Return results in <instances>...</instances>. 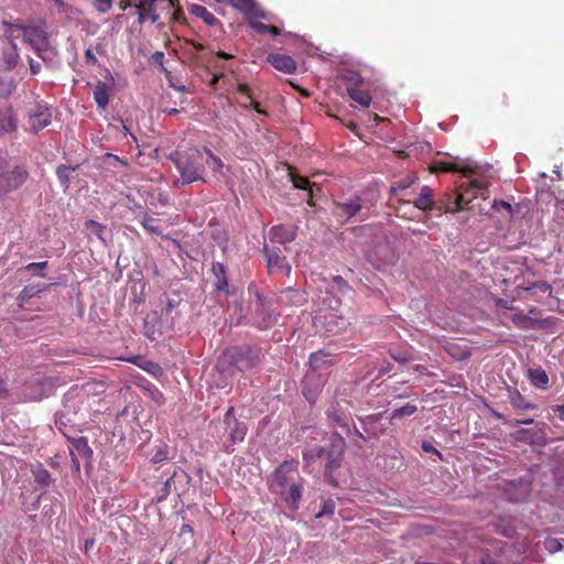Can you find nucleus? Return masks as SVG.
<instances>
[{
	"label": "nucleus",
	"instance_id": "obj_1",
	"mask_svg": "<svg viewBox=\"0 0 564 564\" xmlns=\"http://www.w3.org/2000/svg\"><path fill=\"white\" fill-rule=\"evenodd\" d=\"M264 358L261 348L254 345H240L227 348L218 359L217 367L229 376L236 372L251 371L260 366Z\"/></svg>",
	"mask_w": 564,
	"mask_h": 564
},
{
	"label": "nucleus",
	"instance_id": "obj_2",
	"mask_svg": "<svg viewBox=\"0 0 564 564\" xmlns=\"http://www.w3.org/2000/svg\"><path fill=\"white\" fill-rule=\"evenodd\" d=\"M345 447V440L338 433H333L328 440V443L318 447L316 451L304 453V459L306 462L314 459L324 462L325 479L332 486L337 487V470L341 465Z\"/></svg>",
	"mask_w": 564,
	"mask_h": 564
},
{
	"label": "nucleus",
	"instance_id": "obj_3",
	"mask_svg": "<svg viewBox=\"0 0 564 564\" xmlns=\"http://www.w3.org/2000/svg\"><path fill=\"white\" fill-rule=\"evenodd\" d=\"M248 293L250 324L260 330L271 328L279 317L273 308V299L264 295L254 283L249 284Z\"/></svg>",
	"mask_w": 564,
	"mask_h": 564
},
{
	"label": "nucleus",
	"instance_id": "obj_4",
	"mask_svg": "<svg viewBox=\"0 0 564 564\" xmlns=\"http://www.w3.org/2000/svg\"><path fill=\"white\" fill-rule=\"evenodd\" d=\"M172 160L181 174L183 184L204 181L205 159L197 148H191L184 152H176Z\"/></svg>",
	"mask_w": 564,
	"mask_h": 564
},
{
	"label": "nucleus",
	"instance_id": "obj_5",
	"mask_svg": "<svg viewBox=\"0 0 564 564\" xmlns=\"http://www.w3.org/2000/svg\"><path fill=\"white\" fill-rule=\"evenodd\" d=\"M176 2L177 0H135L134 8L139 24L151 21L160 28L161 17L169 14Z\"/></svg>",
	"mask_w": 564,
	"mask_h": 564
},
{
	"label": "nucleus",
	"instance_id": "obj_6",
	"mask_svg": "<svg viewBox=\"0 0 564 564\" xmlns=\"http://www.w3.org/2000/svg\"><path fill=\"white\" fill-rule=\"evenodd\" d=\"M11 32L19 31L22 33L23 41L29 43L35 51L37 56L44 58V54L50 47L48 35L45 29L41 25H22L11 24Z\"/></svg>",
	"mask_w": 564,
	"mask_h": 564
},
{
	"label": "nucleus",
	"instance_id": "obj_7",
	"mask_svg": "<svg viewBox=\"0 0 564 564\" xmlns=\"http://www.w3.org/2000/svg\"><path fill=\"white\" fill-rule=\"evenodd\" d=\"M29 176L28 170L20 165L0 173V198L19 189L28 181Z\"/></svg>",
	"mask_w": 564,
	"mask_h": 564
},
{
	"label": "nucleus",
	"instance_id": "obj_8",
	"mask_svg": "<svg viewBox=\"0 0 564 564\" xmlns=\"http://www.w3.org/2000/svg\"><path fill=\"white\" fill-rule=\"evenodd\" d=\"M69 442L72 470L74 474L78 475L80 473L79 458L84 459L86 462V466L89 467L91 465L93 449L90 448L86 437L72 438Z\"/></svg>",
	"mask_w": 564,
	"mask_h": 564
},
{
	"label": "nucleus",
	"instance_id": "obj_9",
	"mask_svg": "<svg viewBox=\"0 0 564 564\" xmlns=\"http://www.w3.org/2000/svg\"><path fill=\"white\" fill-rule=\"evenodd\" d=\"M485 186L481 182L474 180L466 185H460L457 195L453 202L454 205H446V209H463L473 199L478 196H482Z\"/></svg>",
	"mask_w": 564,
	"mask_h": 564
},
{
	"label": "nucleus",
	"instance_id": "obj_10",
	"mask_svg": "<svg viewBox=\"0 0 564 564\" xmlns=\"http://www.w3.org/2000/svg\"><path fill=\"white\" fill-rule=\"evenodd\" d=\"M368 259L379 267L393 264L398 260V254L392 245L386 238H382L368 252Z\"/></svg>",
	"mask_w": 564,
	"mask_h": 564
},
{
	"label": "nucleus",
	"instance_id": "obj_11",
	"mask_svg": "<svg viewBox=\"0 0 564 564\" xmlns=\"http://www.w3.org/2000/svg\"><path fill=\"white\" fill-rule=\"evenodd\" d=\"M30 131L37 132L52 121V112L46 105L35 104L28 111Z\"/></svg>",
	"mask_w": 564,
	"mask_h": 564
},
{
	"label": "nucleus",
	"instance_id": "obj_12",
	"mask_svg": "<svg viewBox=\"0 0 564 564\" xmlns=\"http://www.w3.org/2000/svg\"><path fill=\"white\" fill-rule=\"evenodd\" d=\"M263 252L267 258L268 270L270 273L281 272L286 275L291 271V265L288 263L286 258L283 256V252L278 247H268L264 245Z\"/></svg>",
	"mask_w": 564,
	"mask_h": 564
},
{
	"label": "nucleus",
	"instance_id": "obj_13",
	"mask_svg": "<svg viewBox=\"0 0 564 564\" xmlns=\"http://www.w3.org/2000/svg\"><path fill=\"white\" fill-rule=\"evenodd\" d=\"M224 423L227 426L228 435L232 444L240 443L245 440L247 434V425L235 417V409L230 406L225 415Z\"/></svg>",
	"mask_w": 564,
	"mask_h": 564
},
{
	"label": "nucleus",
	"instance_id": "obj_14",
	"mask_svg": "<svg viewBox=\"0 0 564 564\" xmlns=\"http://www.w3.org/2000/svg\"><path fill=\"white\" fill-rule=\"evenodd\" d=\"M191 480V477L181 467H176L169 477L165 482L163 484V487L161 489V496L159 497V500H162L166 498L170 492L173 490L177 491L181 488H184L186 485H188Z\"/></svg>",
	"mask_w": 564,
	"mask_h": 564
},
{
	"label": "nucleus",
	"instance_id": "obj_15",
	"mask_svg": "<svg viewBox=\"0 0 564 564\" xmlns=\"http://www.w3.org/2000/svg\"><path fill=\"white\" fill-rule=\"evenodd\" d=\"M297 464L299 463L294 459L285 460L274 471V481L281 487V489L292 482H295L294 479L299 476Z\"/></svg>",
	"mask_w": 564,
	"mask_h": 564
},
{
	"label": "nucleus",
	"instance_id": "obj_16",
	"mask_svg": "<svg viewBox=\"0 0 564 564\" xmlns=\"http://www.w3.org/2000/svg\"><path fill=\"white\" fill-rule=\"evenodd\" d=\"M362 208L361 199L356 197L347 203H337L333 210L334 216L340 223H346L355 215H357Z\"/></svg>",
	"mask_w": 564,
	"mask_h": 564
},
{
	"label": "nucleus",
	"instance_id": "obj_17",
	"mask_svg": "<svg viewBox=\"0 0 564 564\" xmlns=\"http://www.w3.org/2000/svg\"><path fill=\"white\" fill-rule=\"evenodd\" d=\"M13 33L11 32L10 35H7V46L2 48V55H1V66L6 70H12L19 63L20 55L18 51V46L12 39Z\"/></svg>",
	"mask_w": 564,
	"mask_h": 564
},
{
	"label": "nucleus",
	"instance_id": "obj_18",
	"mask_svg": "<svg viewBox=\"0 0 564 564\" xmlns=\"http://www.w3.org/2000/svg\"><path fill=\"white\" fill-rule=\"evenodd\" d=\"M267 61L276 70L282 73L294 74L296 72V62L290 55L271 53L268 55Z\"/></svg>",
	"mask_w": 564,
	"mask_h": 564
},
{
	"label": "nucleus",
	"instance_id": "obj_19",
	"mask_svg": "<svg viewBox=\"0 0 564 564\" xmlns=\"http://www.w3.org/2000/svg\"><path fill=\"white\" fill-rule=\"evenodd\" d=\"M276 302L279 305L288 307L302 306L306 302V297L299 290L286 288L279 293Z\"/></svg>",
	"mask_w": 564,
	"mask_h": 564
},
{
	"label": "nucleus",
	"instance_id": "obj_20",
	"mask_svg": "<svg viewBox=\"0 0 564 564\" xmlns=\"http://www.w3.org/2000/svg\"><path fill=\"white\" fill-rule=\"evenodd\" d=\"M413 206L422 212L437 209V200L434 199L433 189L427 185L422 186L419 196L413 202Z\"/></svg>",
	"mask_w": 564,
	"mask_h": 564
},
{
	"label": "nucleus",
	"instance_id": "obj_21",
	"mask_svg": "<svg viewBox=\"0 0 564 564\" xmlns=\"http://www.w3.org/2000/svg\"><path fill=\"white\" fill-rule=\"evenodd\" d=\"M296 231L293 226L276 225L273 226L269 231V238L272 242L285 245L295 239Z\"/></svg>",
	"mask_w": 564,
	"mask_h": 564
},
{
	"label": "nucleus",
	"instance_id": "obj_22",
	"mask_svg": "<svg viewBox=\"0 0 564 564\" xmlns=\"http://www.w3.org/2000/svg\"><path fill=\"white\" fill-rule=\"evenodd\" d=\"M112 89L111 83L99 80L93 90L94 100L99 110L105 111L108 107L110 99V91Z\"/></svg>",
	"mask_w": 564,
	"mask_h": 564
},
{
	"label": "nucleus",
	"instance_id": "obj_23",
	"mask_svg": "<svg viewBox=\"0 0 564 564\" xmlns=\"http://www.w3.org/2000/svg\"><path fill=\"white\" fill-rule=\"evenodd\" d=\"M507 392L510 404L517 411L535 410L538 408L535 403L527 401L518 389L508 387Z\"/></svg>",
	"mask_w": 564,
	"mask_h": 564
},
{
	"label": "nucleus",
	"instance_id": "obj_24",
	"mask_svg": "<svg viewBox=\"0 0 564 564\" xmlns=\"http://www.w3.org/2000/svg\"><path fill=\"white\" fill-rule=\"evenodd\" d=\"M280 495L284 502L292 509L297 508V502L302 496V486L297 482H292L280 490Z\"/></svg>",
	"mask_w": 564,
	"mask_h": 564
},
{
	"label": "nucleus",
	"instance_id": "obj_25",
	"mask_svg": "<svg viewBox=\"0 0 564 564\" xmlns=\"http://www.w3.org/2000/svg\"><path fill=\"white\" fill-rule=\"evenodd\" d=\"M289 176L291 182L293 183V186L299 189H304L307 192V204L310 206H313V189L312 185L306 176H302L296 173L295 169L289 166Z\"/></svg>",
	"mask_w": 564,
	"mask_h": 564
},
{
	"label": "nucleus",
	"instance_id": "obj_26",
	"mask_svg": "<svg viewBox=\"0 0 564 564\" xmlns=\"http://www.w3.org/2000/svg\"><path fill=\"white\" fill-rule=\"evenodd\" d=\"M228 3L241 12L247 21L261 10L254 0H228Z\"/></svg>",
	"mask_w": 564,
	"mask_h": 564
},
{
	"label": "nucleus",
	"instance_id": "obj_27",
	"mask_svg": "<svg viewBox=\"0 0 564 564\" xmlns=\"http://www.w3.org/2000/svg\"><path fill=\"white\" fill-rule=\"evenodd\" d=\"M528 378L531 384L538 389L546 390L549 388V376L541 367L530 368L528 370Z\"/></svg>",
	"mask_w": 564,
	"mask_h": 564
},
{
	"label": "nucleus",
	"instance_id": "obj_28",
	"mask_svg": "<svg viewBox=\"0 0 564 564\" xmlns=\"http://www.w3.org/2000/svg\"><path fill=\"white\" fill-rule=\"evenodd\" d=\"M18 128V120L13 109L7 107L0 110V130L3 132H13Z\"/></svg>",
	"mask_w": 564,
	"mask_h": 564
},
{
	"label": "nucleus",
	"instance_id": "obj_29",
	"mask_svg": "<svg viewBox=\"0 0 564 564\" xmlns=\"http://www.w3.org/2000/svg\"><path fill=\"white\" fill-rule=\"evenodd\" d=\"M189 12L196 18L202 19L209 26H216L220 24V21L204 6L194 3L189 7Z\"/></svg>",
	"mask_w": 564,
	"mask_h": 564
},
{
	"label": "nucleus",
	"instance_id": "obj_30",
	"mask_svg": "<svg viewBox=\"0 0 564 564\" xmlns=\"http://www.w3.org/2000/svg\"><path fill=\"white\" fill-rule=\"evenodd\" d=\"M511 323L520 329H534L541 325V322L533 319L523 313H513L510 316Z\"/></svg>",
	"mask_w": 564,
	"mask_h": 564
},
{
	"label": "nucleus",
	"instance_id": "obj_31",
	"mask_svg": "<svg viewBox=\"0 0 564 564\" xmlns=\"http://www.w3.org/2000/svg\"><path fill=\"white\" fill-rule=\"evenodd\" d=\"M434 172H462L465 176H470L474 170L469 166H460L456 162H436L433 165Z\"/></svg>",
	"mask_w": 564,
	"mask_h": 564
},
{
	"label": "nucleus",
	"instance_id": "obj_32",
	"mask_svg": "<svg viewBox=\"0 0 564 564\" xmlns=\"http://www.w3.org/2000/svg\"><path fill=\"white\" fill-rule=\"evenodd\" d=\"M261 20H269L268 13L262 9L257 12L253 17H250L247 21L249 26L259 34H267L268 24L261 22Z\"/></svg>",
	"mask_w": 564,
	"mask_h": 564
},
{
	"label": "nucleus",
	"instance_id": "obj_33",
	"mask_svg": "<svg viewBox=\"0 0 564 564\" xmlns=\"http://www.w3.org/2000/svg\"><path fill=\"white\" fill-rule=\"evenodd\" d=\"M348 96L357 104H359L362 107H369L371 104V96L368 91L358 89L356 87H348L347 88Z\"/></svg>",
	"mask_w": 564,
	"mask_h": 564
},
{
	"label": "nucleus",
	"instance_id": "obj_34",
	"mask_svg": "<svg viewBox=\"0 0 564 564\" xmlns=\"http://www.w3.org/2000/svg\"><path fill=\"white\" fill-rule=\"evenodd\" d=\"M327 416H328L329 420L335 422L337 425L341 426L343 429H346L348 433L350 432L349 431V420H350V417L346 413L340 412L335 406H333L327 412Z\"/></svg>",
	"mask_w": 564,
	"mask_h": 564
},
{
	"label": "nucleus",
	"instance_id": "obj_35",
	"mask_svg": "<svg viewBox=\"0 0 564 564\" xmlns=\"http://www.w3.org/2000/svg\"><path fill=\"white\" fill-rule=\"evenodd\" d=\"M160 303L163 305L161 308V317H165L166 319L170 317L171 322H173V312L176 311L177 303L171 300L166 294H163L160 299Z\"/></svg>",
	"mask_w": 564,
	"mask_h": 564
},
{
	"label": "nucleus",
	"instance_id": "obj_36",
	"mask_svg": "<svg viewBox=\"0 0 564 564\" xmlns=\"http://www.w3.org/2000/svg\"><path fill=\"white\" fill-rule=\"evenodd\" d=\"M238 93L246 97L245 107H252L257 112L262 113L259 102L254 101L251 95V89L247 84L238 85Z\"/></svg>",
	"mask_w": 564,
	"mask_h": 564
},
{
	"label": "nucleus",
	"instance_id": "obj_37",
	"mask_svg": "<svg viewBox=\"0 0 564 564\" xmlns=\"http://www.w3.org/2000/svg\"><path fill=\"white\" fill-rule=\"evenodd\" d=\"M141 225L150 234H154L158 236L162 235L163 230L161 225L159 224V220L151 216L145 215L141 221Z\"/></svg>",
	"mask_w": 564,
	"mask_h": 564
},
{
	"label": "nucleus",
	"instance_id": "obj_38",
	"mask_svg": "<svg viewBox=\"0 0 564 564\" xmlns=\"http://www.w3.org/2000/svg\"><path fill=\"white\" fill-rule=\"evenodd\" d=\"M327 357H328V355L323 351L313 352L310 356V365L314 369L322 368L326 364L332 365V362L327 359Z\"/></svg>",
	"mask_w": 564,
	"mask_h": 564
},
{
	"label": "nucleus",
	"instance_id": "obj_39",
	"mask_svg": "<svg viewBox=\"0 0 564 564\" xmlns=\"http://www.w3.org/2000/svg\"><path fill=\"white\" fill-rule=\"evenodd\" d=\"M84 226L87 231L95 235L98 239L104 240L102 234H104V230L106 229V226H104L102 224L97 223L93 219L86 220Z\"/></svg>",
	"mask_w": 564,
	"mask_h": 564
},
{
	"label": "nucleus",
	"instance_id": "obj_40",
	"mask_svg": "<svg viewBox=\"0 0 564 564\" xmlns=\"http://www.w3.org/2000/svg\"><path fill=\"white\" fill-rule=\"evenodd\" d=\"M33 476L35 482L42 487H47L52 481L51 474L45 468L34 470Z\"/></svg>",
	"mask_w": 564,
	"mask_h": 564
},
{
	"label": "nucleus",
	"instance_id": "obj_41",
	"mask_svg": "<svg viewBox=\"0 0 564 564\" xmlns=\"http://www.w3.org/2000/svg\"><path fill=\"white\" fill-rule=\"evenodd\" d=\"M457 193H446L443 198L437 200V210L445 213H455L459 209H446V205H454L453 202Z\"/></svg>",
	"mask_w": 564,
	"mask_h": 564
},
{
	"label": "nucleus",
	"instance_id": "obj_42",
	"mask_svg": "<svg viewBox=\"0 0 564 564\" xmlns=\"http://www.w3.org/2000/svg\"><path fill=\"white\" fill-rule=\"evenodd\" d=\"M417 408L415 404L408 403L401 408L395 409L391 414V420L399 419L402 416H410L416 412Z\"/></svg>",
	"mask_w": 564,
	"mask_h": 564
},
{
	"label": "nucleus",
	"instance_id": "obj_43",
	"mask_svg": "<svg viewBox=\"0 0 564 564\" xmlns=\"http://www.w3.org/2000/svg\"><path fill=\"white\" fill-rule=\"evenodd\" d=\"M336 503L333 499L328 498L324 500L322 509L316 513V518L330 517L334 514Z\"/></svg>",
	"mask_w": 564,
	"mask_h": 564
},
{
	"label": "nucleus",
	"instance_id": "obj_44",
	"mask_svg": "<svg viewBox=\"0 0 564 564\" xmlns=\"http://www.w3.org/2000/svg\"><path fill=\"white\" fill-rule=\"evenodd\" d=\"M415 181V177L408 176L402 178L395 183L394 186L391 187V193L394 195L403 193L406 188H409Z\"/></svg>",
	"mask_w": 564,
	"mask_h": 564
},
{
	"label": "nucleus",
	"instance_id": "obj_45",
	"mask_svg": "<svg viewBox=\"0 0 564 564\" xmlns=\"http://www.w3.org/2000/svg\"><path fill=\"white\" fill-rule=\"evenodd\" d=\"M398 206L395 207L397 215L400 217H404L408 219H412L413 216L409 214L408 208L410 207V199H405L403 197L398 199Z\"/></svg>",
	"mask_w": 564,
	"mask_h": 564
},
{
	"label": "nucleus",
	"instance_id": "obj_46",
	"mask_svg": "<svg viewBox=\"0 0 564 564\" xmlns=\"http://www.w3.org/2000/svg\"><path fill=\"white\" fill-rule=\"evenodd\" d=\"M40 291V289L33 285L25 286L18 296L19 305L23 306L29 299H31L34 294L39 293Z\"/></svg>",
	"mask_w": 564,
	"mask_h": 564
},
{
	"label": "nucleus",
	"instance_id": "obj_47",
	"mask_svg": "<svg viewBox=\"0 0 564 564\" xmlns=\"http://www.w3.org/2000/svg\"><path fill=\"white\" fill-rule=\"evenodd\" d=\"M72 171H75V169L66 165L58 166L56 171L58 180L66 188L69 185V174Z\"/></svg>",
	"mask_w": 564,
	"mask_h": 564
},
{
	"label": "nucleus",
	"instance_id": "obj_48",
	"mask_svg": "<svg viewBox=\"0 0 564 564\" xmlns=\"http://www.w3.org/2000/svg\"><path fill=\"white\" fill-rule=\"evenodd\" d=\"M170 22L174 23H183L185 21L184 12L178 6V1L175 3V7L170 11L169 14H165Z\"/></svg>",
	"mask_w": 564,
	"mask_h": 564
},
{
	"label": "nucleus",
	"instance_id": "obj_49",
	"mask_svg": "<svg viewBox=\"0 0 564 564\" xmlns=\"http://www.w3.org/2000/svg\"><path fill=\"white\" fill-rule=\"evenodd\" d=\"M544 546L550 553H554L562 549V543L558 539L549 538L545 540Z\"/></svg>",
	"mask_w": 564,
	"mask_h": 564
},
{
	"label": "nucleus",
	"instance_id": "obj_50",
	"mask_svg": "<svg viewBox=\"0 0 564 564\" xmlns=\"http://www.w3.org/2000/svg\"><path fill=\"white\" fill-rule=\"evenodd\" d=\"M167 459V451L165 447H158L155 453L150 458L151 463L156 464Z\"/></svg>",
	"mask_w": 564,
	"mask_h": 564
},
{
	"label": "nucleus",
	"instance_id": "obj_51",
	"mask_svg": "<svg viewBox=\"0 0 564 564\" xmlns=\"http://www.w3.org/2000/svg\"><path fill=\"white\" fill-rule=\"evenodd\" d=\"M204 150H205V153L208 155V158L213 161L214 170L216 172H220L221 169L224 167V163H223L221 159L219 156L215 155L210 149L205 148Z\"/></svg>",
	"mask_w": 564,
	"mask_h": 564
},
{
	"label": "nucleus",
	"instance_id": "obj_52",
	"mask_svg": "<svg viewBox=\"0 0 564 564\" xmlns=\"http://www.w3.org/2000/svg\"><path fill=\"white\" fill-rule=\"evenodd\" d=\"M112 8V0H96L95 9L99 13H106Z\"/></svg>",
	"mask_w": 564,
	"mask_h": 564
},
{
	"label": "nucleus",
	"instance_id": "obj_53",
	"mask_svg": "<svg viewBox=\"0 0 564 564\" xmlns=\"http://www.w3.org/2000/svg\"><path fill=\"white\" fill-rule=\"evenodd\" d=\"M47 265V262L44 261V262H32V263H29L25 269L26 271L29 272H33L35 270H39L37 274L40 276H44V273H43V269Z\"/></svg>",
	"mask_w": 564,
	"mask_h": 564
},
{
	"label": "nucleus",
	"instance_id": "obj_54",
	"mask_svg": "<svg viewBox=\"0 0 564 564\" xmlns=\"http://www.w3.org/2000/svg\"><path fill=\"white\" fill-rule=\"evenodd\" d=\"M422 449L425 452V453H432V454H435L440 459H443L442 457V454L438 449H436L431 443L424 441L422 443Z\"/></svg>",
	"mask_w": 564,
	"mask_h": 564
},
{
	"label": "nucleus",
	"instance_id": "obj_55",
	"mask_svg": "<svg viewBox=\"0 0 564 564\" xmlns=\"http://www.w3.org/2000/svg\"><path fill=\"white\" fill-rule=\"evenodd\" d=\"M333 281L334 283L337 285V288L339 289V291L344 292L345 290L348 289V284L347 282L345 281V279L340 275H335L333 278Z\"/></svg>",
	"mask_w": 564,
	"mask_h": 564
},
{
	"label": "nucleus",
	"instance_id": "obj_56",
	"mask_svg": "<svg viewBox=\"0 0 564 564\" xmlns=\"http://www.w3.org/2000/svg\"><path fill=\"white\" fill-rule=\"evenodd\" d=\"M30 70L33 75H37L41 72V64L35 62L33 58H29Z\"/></svg>",
	"mask_w": 564,
	"mask_h": 564
},
{
	"label": "nucleus",
	"instance_id": "obj_57",
	"mask_svg": "<svg viewBox=\"0 0 564 564\" xmlns=\"http://www.w3.org/2000/svg\"><path fill=\"white\" fill-rule=\"evenodd\" d=\"M494 208H496V209H500V208L506 209L509 214H511V212H512L511 205L509 203L505 202V200H499V202L495 200Z\"/></svg>",
	"mask_w": 564,
	"mask_h": 564
},
{
	"label": "nucleus",
	"instance_id": "obj_58",
	"mask_svg": "<svg viewBox=\"0 0 564 564\" xmlns=\"http://www.w3.org/2000/svg\"><path fill=\"white\" fill-rule=\"evenodd\" d=\"M85 58L88 64L96 65L97 64V57L95 56L91 48H87L85 51Z\"/></svg>",
	"mask_w": 564,
	"mask_h": 564
},
{
	"label": "nucleus",
	"instance_id": "obj_59",
	"mask_svg": "<svg viewBox=\"0 0 564 564\" xmlns=\"http://www.w3.org/2000/svg\"><path fill=\"white\" fill-rule=\"evenodd\" d=\"M95 539L94 538H89V539H86L85 542H84V553L88 556L89 555V552L90 550L95 546Z\"/></svg>",
	"mask_w": 564,
	"mask_h": 564
},
{
	"label": "nucleus",
	"instance_id": "obj_60",
	"mask_svg": "<svg viewBox=\"0 0 564 564\" xmlns=\"http://www.w3.org/2000/svg\"><path fill=\"white\" fill-rule=\"evenodd\" d=\"M135 0H121L119 2V7L121 10H127L128 8H134Z\"/></svg>",
	"mask_w": 564,
	"mask_h": 564
},
{
	"label": "nucleus",
	"instance_id": "obj_61",
	"mask_svg": "<svg viewBox=\"0 0 564 564\" xmlns=\"http://www.w3.org/2000/svg\"><path fill=\"white\" fill-rule=\"evenodd\" d=\"M554 413L557 414L558 419L564 422V404H557L553 408Z\"/></svg>",
	"mask_w": 564,
	"mask_h": 564
},
{
	"label": "nucleus",
	"instance_id": "obj_62",
	"mask_svg": "<svg viewBox=\"0 0 564 564\" xmlns=\"http://www.w3.org/2000/svg\"><path fill=\"white\" fill-rule=\"evenodd\" d=\"M152 58H153V61H154L156 64L163 65V61H164V53H163V52H155V53L152 55Z\"/></svg>",
	"mask_w": 564,
	"mask_h": 564
},
{
	"label": "nucleus",
	"instance_id": "obj_63",
	"mask_svg": "<svg viewBox=\"0 0 564 564\" xmlns=\"http://www.w3.org/2000/svg\"><path fill=\"white\" fill-rule=\"evenodd\" d=\"M267 33L272 36H278L281 34V30L275 25H268Z\"/></svg>",
	"mask_w": 564,
	"mask_h": 564
},
{
	"label": "nucleus",
	"instance_id": "obj_64",
	"mask_svg": "<svg viewBox=\"0 0 564 564\" xmlns=\"http://www.w3.org/2000/svg\"><path fill=\"white\" fill-rule=\"evenodd\" d=\"M392 358L400 364H405L409 361L408 357L404 354H399V355L392 354Z\"/></svg>",
	"mask_w": 564,
	"mask_h": 564
}]
</instances>
